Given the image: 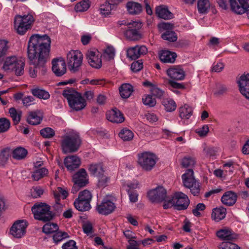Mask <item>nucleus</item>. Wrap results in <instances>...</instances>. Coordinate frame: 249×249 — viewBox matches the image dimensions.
<instances>
[{
	"label": "nucleus",
	"mask_w": 249,
	"mask_h": 249,
	"mask_svg": "<svg viewBox=\"0 0 249 249\" xmlns=\"http://www.w3.org/2000/svg\"><path fill=\"white\" fill-rule=\"evenodd\" d=\"M81 144V139L77 133H72L63 137L61 147L63 153H73L78 149Z\"/></svg>",
	"instance_id": "nucleus-5"
},
{
	"label": "nucleus",
	"mask_w": 249,
	"mask_h": 249,
	"mask_svg": "<svg viewBox=\"0 0 249 249\" xmlns=\"http://www.w3.org/2000/svg\"><path fill=\"white\" fill-rule=\"evenodd\" d=\"M218 249H240L236 244L231 242H222L217 246Z\"/></svg>",
	"instance_id": "nucleus-52"
},
{
	"label": "nucleus",
	"mask_w": 249,
	"mask_h": 249,
	"mask_svg": "<svg viewBox=\"0 0 249 249\" xmlns=\"http://www.w3.org/2000/svg\"><path fill=\"white\" fill-rule=\"evenodd\" d=\"M156 15L158 17L164 19H170L173 18V14L169 11L167 7L161 5L156 7L155 9Z\"/></svg>",
	"instance_id": "nucleus-25"
},
{
	"label": "nucleus",
	"mask_w": 249,
	"mask_h": 249,
	"mask_svg": "<svg viewBox=\"0 0 249 249\" xmlns=\"http://www.w3.org/2000/svg\"><path fill=\"white\" fill-rule=\"evenodd\" d=\"M147 52V49L145 46L137 45L127 50V56L132 60H135L145 54Z\"/></svg>",
	"instance_id": "nucleus-17"
},
{
	"label": "nucleus",
	"mask_w": 249,
	"mask_h": 249,
	"mask_svg": "<svg viewBox=\"0 0 249 249\" xmlns=\"http://www.w3.org/2000/svg\"><path fill=\"white\" fill-rule=\"evenodd\" d=\"M189 199L187 195L179 192L175 193L172 199L168 200L163 205L165 209L174 207L178 210L186 209L189 204Z\"/></svg>",
	"instance_id": "nucleus-6"
},
{
	"label": "nucleus",
	"mask_w": 249,
	"mask_h": 249,
	"mask_svg": "<svg viewBox=\"0 0 249 249\" xmlns=\"http://www.w3.org/2000/svg\"><path fill=\"white\" fill-rule=\"evenodd\" d=\"M126 25L127 26V29L124 33V35L127 39L135 41L142 38V35L139 31L142 28V23L133 21L127 23Z\"/></svg>",
	"instance_id": "nucleus-10"
},
{
	"label": "nucleus",
	"mask_w": 249,
	"mask_h": 249,
	"mask_svg": "<svg viewBox=\"0 0 249 249\" xmlns=\"http://www.w3.org/2000/svg\"><path fill=\"white\" fill-rule=\"evenodd\" d=\"M167 73L171 78L177 80H183L185 75V71L179 66L168 69Z\"/></svg>",
	"instance_id": "nucleus-22"
},
{
	"label": "nucleus",
	"mask_w": 249,
	"mask_h": 249,
	"mask_svg": "<svg viewBox=\"0 0 249 249\" xmlns=\"http://www.w3.org/2000/svg\"><path fill=\"white\" fill-rule=\"evenodd\" d=\"M64 164L68 170L72 171L79 166L80 160L76 156H69L65 159Z\"/></svg>",
	"instance_id": "nucleus-24"
},
{
	"label": "nucleus",
	"mask_w": 249,
	"mask_h": 249,
	"mask_svg": "<svg viewBox=\"0 0 249 249\" xmlns=\"http://www.w3.org/2000/svg\"><path fill=\"white\" fill-rule=\"evenodd\" d=\"M42 116L39 112H31L28 117V123L32 125H36L40 123Z\"/></svg>",
	"instance_id": "nucleus-38"
},
{
	"label": "nucleus",
	"mask_w": 249,
	"mask_h": 249,
	"mask_svg": "<svg viewBox=\"0 0 249 249\" xmlns=\"http://www.w3.org/2000/svg\"><path fill=\"white\" fill-rule=\"evenodd\" d=\"M25 62L15 55L6 57L3 60L2 69L6 71H14L16 75L21 76L24 72Z\"/></svg>",
	"instance_id": "nucleus-2"
},
{
	"label": "nucleus",
	"mask_w": 249,
	"mask_h": 249,
	"mask_svg": "<svg viewBox=\"0 0 249 249\" xmlns=\"http://www.w3.org/2000/svg\"><path fill=\"white\" fill-rule=\"evenodd\" d=\"M160 60L164 63H173L177 57L175 53L167 50H164L159 53Z\"/></svg>",
	"instance_id": "nucleus-31"
},
{
	"label": "nucleus",
	"mask_w": 249,
	"mask_h": 249,
	"mask_svg": "<svg viewBox=\"0 0 249 249\" xmlns=\"http://www.w3.org/2000/svg\"><path fill=\"white\" fill-rule=\"evenodd\" d=\"M128 243L129 245L127 247V249H140V242L134 240H129Z\"/></svg>",
	"instance_id": "nucleus-64"
},
{
	"label": "nucleus",
	"mask_w": 249,
	"mask_h": 249,
	"mask_svg": "<svg viewBox=\"0 0 249 249\" xmlns=\"http://www.w3.org/2000/svg\"><path fill=\"white\" fill-rule=\"evenodd\" d=\"M142 85L145 87L149 88L151 93H163L160 89L157 86L150 81H145L142 83Z\"/></svg>",
	"instance_id": "nucleus-51"
},
{
	"label": "nucleus",
	"mask_w": 249,
	"mask_h": 249,
	"mask_svg": "<svg viewBox=\"0 0 249 249\" xmlns=\"http://www.w3.org/2000/svg\"><path fill=\"white\" fill-rule=\"evenodd\" d=\"M78 198L81 200L88 201V202L90 203L91 200L92 195L89 191L85 190L79 193Z\"/></svg>",
	"instance_id": "nucleus-55"
},
{
	"label": "nucleus",
	"mask_w": 249,
	"mask_h": 249,
	"mask_svg": "<svg viewBox=\"0 0 249 249\" xmlns=\"http://www.w3.org/2000/svg\"><path fill=\"white\" fill-rule=\"evenodd\" d=\"M21 115L22 111L20 110H18V111H16V113H15L13 116L11 117L14 124L16 125L19 123L21 120Z\"/></svg>",
	"instance_id": "nucleus-63"
},
{
	"label": "nucleus",
	"mask_w": 249,
	"mask_h": 249,
	"mask_svg": "<svg viewBox=\"0 0 249 249\" xmlns=\"http://www.w3.org/2000/svg\"><path fill=\"white\" fill-rule=\"evenodd\" d=\"M89 0H84L77 3L75 6V10L76 12H84L87 11L89 7Z\"/></svg>",
	"instance_id": "nucleus-46"
},
{
	"label": "nucleus",
	"mask_w": 249,
	"mask_h": 249,
	"mask_svg": "<svg viewBox=\"0 0 249 249\" xmlns=\"http://www.w3.org/2000/svg\"><path fill=\"white\" fill-rule=\"evenodd\" d=\"M126 8L128 13L131 15H138L142 10V5L137 2L129 1L126 3Z\"/></svg>",
	"instance_id": "nucleus-30"
},
{
	"label": "nucleus",
	"mask_w": 249,
	"mask_h": 249,
	"mask_svg": "<svg viewBox=\"0 0 249 249\" xmlns=\"http://www.w3.org/2000/svg\"><path fill=\"white\" fill-rule=\"evenodd\" d=\"M115 208V204L108 197H105L100 203L97 204L96 210L100 214L106 215L112 213Z\"/></svg>",
	"instance_id": "nucleus-13"
},
{
	"label": "nucleus",
	"mask_w": 249,
	"mask_h": 249,
	"mask_svg": "<svg viewBox=\"0 0 249 249\" xmlns=\"http://www.w3.org/2000/svg\"><path fill=\"white\" fill-rule=\"evenodd\" d=\"M75 208L79 211L84 212L89 210L90 208V203L88 201L81 200L78 198H76L74 202Z\"/></svg>",
	"instance_id": "nucleus-35"
},
{
	"label": "nucleus",
	"mask_w": 249,
	"mask_h": 249,
	"mask_svg": "<svg viewBox=\"0 0 249 249\" xmlns=\"http://www.w3.org/2000/svg\"><path fill=\"white\" fill-rule=\"evenodd\" d=\"M179 116L182 119H188L193 114V110L191 107L184 104L178 109Z\"/></svg>",
	"instance_id": "nucleus-33"
},
{
	"label": "nucleus",
	"mask_w": 249,
	"mask_h": 249,
	"mask_svg": "<svg viewBox=\"0 0 249 249\" xmlns=\"http://www.w3.org/2000/svg\"><path fill=\"white\" fill-rule=\"evenodd\" d=\"M41 135L45 138H51L53 137L55 134V132L53 129L50 127H46L42 129L40 131Z\"/></svg>",
	"instance_id": "nucleus-56"
},
{
	"label": "nucleus",
	"mask_w": 249,
	"mask_h": 249,
	"mask_svg": "<svg viewBox=\"0 0 249 249\" xmlns=\"http://www.w3.org/2000/svg\"><path fill=\"white\" fill-rule=\"evenodd\" d=\"M183 185L185 187L189 186L196 179L195 178L194 171L192 169H188L181 176Z\"/></svg>",
	"instance_id": "nucleus-29"
},
{
	"label": "nucleus",
	"mask_w": 249,
	"mask_h": 249,
	"mask_svg": "<svg viewBox=\"0 0 249 249\" xmlns=\"http://www.w3.org/2000/svg\"><path fill=\"white\" fill-rule=\"evenodd\" d=\"M216 236L221 240H232L235 238L233 231L228 227H223L216 232Z\"/></svg>",
	"instance_id": "nucleus-23"
},
{
	"label": "nucleus",
	"mask_w": 249,
	"mask_h": 249,
	"mask_svg": "<svg viewBox=\"0 0 249 249\" xmlns=\"http://www.w3.org/2000/svg\"><path fill=\"white\" fill-rule=\"evenodd\" d=\"M10 122L6 118H0V133H3L7 132L10 127Z\"/></svg>",
	"instance_id": "nucleus-49"
},
{
	"label": "nucleus",
	"mask_w": 249,
	"mask_h": 249,
	"mask_svg": "<svg viewBox=\"0 0 249 249\" xmlns=\"http://www.w3.org/2000/svg\"><path fill=\"white\" fill-rule=\"evenodd\" d=\"M236 82L241 93H249V73L242 74L236 77Z\"/></svg>",
	"instance_id": "nucleus-19"
},
{
	"label": "nucleus",
	"mask_w": 249,
	"mask_h": 249,
	"mask_svg": "<svg viewBox=\"0 0 249 249\" xmlns=\"http://www.w3.org/2000/svg\"><path fill=\"white\" fill-rule=\"evenodd\" d=\"M69 237V236L67 232L61 231H56L53 236V240L55 244H58L64 239Z\"/></svg>",
	"instance_id": "nucleus-48"
},
{
	"label": "nucleus",
	"mask_w": 249,
	"mask_h": 249,
	"mask_svg": "<svg viewBox=\"0 0 249 249\" xmlns=\"http://www.w3.org/2000/svg\"><path fill=\"white\" fill-rule=\"evenodd\" d=\"M115 56V49L113 47L108 46L104 51L103 56L108 60L113 59Z\"/></svg>",
	"instance_id": "nucleus-54"
},
{
	"label": "nucleus",
	"mask_w": 249,
	"mask_h": 249,
	"mask_svg": "<svg viewBox=\"0 0 249 249\" xmlns=\"http://www.w3.org/2000/svg\"><path fill=\"white\" fill-rule=\"evenodd\" d=\"M35 20L31 13L23 16L16 15L14 18L15 29L19 35H23L32 28Z\"/></svg>",
	"instance_id": "nucleus-4"
},
{
	"label": "nucleus",
	"mask_w": 249,
	"mask_h": 249,
	"mask_svg": "<svg viewBox=\"0 0 249 249\" xmlns=\"http://www.w3.org/2000/svg\"><path fill=\"white\" fill-rule=\"evenodd\" d=\"M143 68L142 62L141 61H137L133 62L131 66V69L133 72H138L141 70Z\"/></svg>",
	"instance_id": "nucleus-61"
},
{
	"label": "nucleus",
	"mask_w": 249,
	"mask_h": 249,
	"mask_svg": "<svg viewBox=\"0 0 249 249\" xmlns=\"http://www.w3.org/2000/svg\"><path fill=\"white\" fill-rule=\"evenodd\" d=\"M28 226V223L25 220H17L11 227L10 233L14 238H21L26 234Z\"/></svg>",
	"instance_id": "nucleus-11"
},
{
	"label": "nucleus",
	"mask_w": 249,
	"mask_h": 249,
	"mask_svg": "<svg viewBox=\"0 0 249 249\" xmlns=\"http://www.w3.org/2000/svg\"><path fill=\"white\" fill-rule=\"evenodd\" d=\"M119 136L124 141H130L133 139L134 133L130 129L124 128L120 131Z\"/></svg>",
	"instance_id": "nucleus-42"
},
{
	"label": "nucleus",
	"mask_w": 249,
	"mask_h": 249,
	"mask_svg": "<svg viewBox=\"0 0 249 249\" xmlns=\"http://www.w3.org/2000/svg\"><path fill=\"white\" fill-rule=\"evenodd\" d=\"M35 97L36 96L28 95L27 94H14V98L16 101H22L23 104L25 106H29L35 103Z\"/></svg>",
	"instance_id": "nucleus-28"
},
{
	"label": "nucleus",
	"mask_w": 249,
	"mask_h": 249,
	"mask_svg": "<svg viewBox=\"0 0 249 249\" xmlns=\"http://www.w3.org/2000/svg\"><path fill=\"white\" fill-rule=\"evenodd\" d=\"M210 7V3L209 0H198L197 9L201 14H206L208 12Z\"/></svg>",
	"instance_id": "nucleus-41"
},
{
	"label": "nucleus",
	"mask_w": 249,
	"mask_h": 249,
	"mask_svg": "<svg viewBox=\"0 0 249 249\" xmlns=\"http://www.w3.org/2000/svg\"><path fill=\"white\" fill-rule=\"evenodd\" d=\"M63 95L68 100L70 107L74 110H82L86 105V100L81 94H63Z\"/></svg>",
	"instance_id": "nucleus-12"
},
{
	"label": "nucleus",
	"mask_w": 249,
	"mask_h": 249,
	"mask_svg": "<svg viewBox=\"0 0 249 249\" xmlns=\"http://www.w3.org/2000/svg\"><path fill=\"white\" fill-rule=\"evenodd\" d=\"M32 211L36 219L43 221H48L53 218L50 207L45 203L36 204L32 208Z\"/></svg>",
	"instance_id": "nucleus-8"
},
{
	"label": "nucleus",
	"mask_w": 249,
	"mask_h": 249,
	"mask_svg": "<svg viewBox=\"0 0 249 249\" xmlns=\"http://www.w3.org/2000/svg\"><path fill=\"white\" fill-rule=\"evenodd\" d=\"M101 55L99 53L88 51L86 53V58L89 64L93 68L99 69L102 66Z\"/></svg>",
	"instance_id": "nucleus-16"
},
{
	"label": "nucleus",
	"mask_w": 249,
	"mask_h": 249,
	"mask_svg": "<svg viewBox=\"0 0 249 249\" xmlns=\"http://www.w3.org/2000/svg\"><path fill=\"white\" fill-rule=\"evenodd\" d=\"M53 195L56 204L61 206L60 203V197H61L63 199H66L68 196V193L62 188L58 187L55 191H53Z\"/></svg>",
	"instance_id": "nucleus-37"
},
{
	"label": "nucleus",
	"mask_w": 249,
	"mask_h": 249,
	"mask_svg": "<svg viewBox=\"0 0 249 249\" xmlns=\"http://www.w3.org/2000/svg\"><path fill=\"white\" fill-rule=\"evenodd\" d=\"M148 197L152 202H161L165 201L166 203V191L162 187H158L150 190L148 193Z\"/></svg>",
	"instance_id": "nucleus-14"
},
{
	"label": "nucleus",
	"mask_w": 249,
	"mask_h": 249,
	"mask_svg": "<svg viewBox=\"0 0 249 249\" xmlns=\"http://www.w3.org/2000/svg\"><path fill=\"white\" fill-rule=\"evenodd\" d=\"M48 174V170L44 167L36 170L32 173V177L35 181H38L40 178L46 176Z\"/></svg>",
	"instance_id": "nucleus-40"
},
{
	"label": "nucleus",
	"mask_w": 249,
	"mask_h": 249,
	"mask_svg": "<svg viewBox=\"0 0 249 249\" xmlns=\"http://www.w3.org/2000/svg\"><path fill=\"white\" fill-rule=\"evenodd\" d=\"M11 154L13 159L16 160H22L26 157L28 151L22 147H18L12 151Z\"/></svg>",
	"instance_id": "nucleus-34"
},
{
	"label": "nucleus",
	"mask_w": 249,
	"mask_h": 249,
	"mask_svg": "<svg viewBox=\"0 0 249 249\" xmlns=\"http://www.w3.org/2000/svg\"><path fill=\"white\" fill-rule=\"evenodd\" d=\"M174 27V24L169 22H162L158 24V27L160 31L171 30Z\"/></svg>",
	"instance_id": "nucleus-58"
},
{
	"label": "nucleus",
	"mask_w": 249,
	"mask_h": 249,
	"mask_svg": "<svg viewBox=\"0 0 249 249\" xmlns=\"http://www.w3.org/2000/svg\"><path fill=\"white\" fill-rule=\"evenodd\" d=\"M8 42L5 40H0V60L6 54L8 49Z\"/></svg>",
	"instance_id": "nucleus-57"
},
{
	"label": "nucleus",
	"mask_w": 249,
	"mask_h": 249,
	"mask_svg": "<svg viewBox=\"0 0 249 249\" xmlns=\"http://www.w3.org/2000/svg\"><path fill=\"white\" fill-rule=\"evenodd\" d=\"M161 38L170 42H175L177 40L178 36L175 32L171 30H168L161 35Z\"/></svg>",
	"instance_id": "nucleus-44"
},
{
	"label": "nucleus",
	"mask_w": 249,
	"mask_h": 249,
	"mask_svg": "<svg viewBox=\"0 0 249 249\" xmlns=\"http://www.w3.org/2000/svg\"><path fill=\"white\" fill-rule=\"evenodd\" d=\"M82 60L83 54L79 51L71 50L67 53V65L71 72L75 73L79 71Z\"/></svg>",
	"instance_id": "nucleus-9"
},
{
	"label": "nucleus",
	"mask_w": 249,
	"mask_h": 249,
	"mask_svg": "<svg viewBox=\"0 0 249 249\" xmlns=\"http://www.w3.org/2000/svg\"><path fill=\"white\" fill-rule=\"evenodd\" d=\"M142 100L143 104L149 107H153L156 104V100L153 94H146L142 97Z\"/></svg>",
	"instance_id": "nucleus-45"
},
{
	"label": "nucleus",
	"mask_w": 249,
	"mask_h": 249,
	"mask_svg": "<svg viewBox=\"0 0 249 249\" xmlns=\"http://www.w3.org/2000/svg\"><path fill=\"white\" fill-rule=\"evenodd\" d=\"M106 116L107 119L112 123L119 124L124 121L123 114L116 108L108 111Z\"/></svg>",
	"instance_id": "nucleus-20"
},
{
	"label": "nucleus",
	"mask_w": 249,
	"mask_h": 249,
	"mask_svg": "<svg viewBox=\"0 0 249 249\" xmlns=\"http://www.w3.org/2000/svg\"><path fill=\"white\" fill-rule=\"evenodd\" d=\"M196 163L195 159L191 156H186L184 157L181 160V164L184 167H189L193 166Z\"/></svg>",
	"instance_id": "nucleus-50"
},
{
	"label": "nucleus",
	"mask_w": 249,
	"mask_h": 249,
	"mask_svg": "<svg viewBox=\"0 0 249 249\" xmlns=\"http://www.w3.org/2000/svg\"><path fill=\"white\" fill-rule=\"evenodd\" d=\"M161 103L167 112L174 111L177 108V104L172 99H164L162 100Z\"/></svg>",
	"instance_id": "nucleus-39"
},
{
	"label": "nucleus",
	"mask_w": 249,
	"mask_h": 249,
	"mask_svg": "<svg viewBox=\"0 0 249 249\" xmlns=\"http://www.w3.org/2000/svg\"><path fill=\"white\" fill-rule=\"evenodd\" d=\"M119 91L120 93L122 92L124 93H132L134 91L133 87L129 83L123 84L119 88Z\"/></svg>",
	"instance_id": "nucleus-53"
},
{
	"label": "nucleus",
	"mask_w": 249,
	"mask_h": 249,
	"mask_svg": "<svg viewBox=\"0 0 249 249\" xmlns=\"http://www.w3.org/2000/svg\"><path fill=\"white\" fill-rule=\"evenodd\" d=\"M226 209L223 207H220L214 208L213 210L212 213V218L216 222H218L224 219L226 216Z\"/></svg>",
	"instance_id": "nucleus-32"
},
{
	"label": "nucleus",
	"mask_w": 249,
	"mask_h": 249,
	"mask_svg": "<svg viewBox=\"0 0 249 249\" xmlns=\"http://www.w3.org/2000/svg\"><path fill=\"white\" fill-rule=\"evenodd\" d=\"M158 160L156 155L153 153L145 151L138 154V163L145 171H150Z\"/></svg>",
	"instance_id": "nucleus-7"
},
{
	"label": "nucleus",
	"mask_w": 249,
	"mask_h": 249,
	"mask_svg": "<svg viewBox=\"0 0 249 249\" xmlns=\"http://www.w3.org/2000/svg\"><path fill=\"white\" fill-rule=\"evenodd\" d=\"M205 208V205L203 203H199L196 205V208L193 210V213L196 216H199L201 215L200 212L204 211Z\"/></svg>",
	"instance_id": "nucleus-60"
},
{
	"label": "nucleus",
	"mask_w": 249,
	"mask_h": 249,
	"mask_svg": "<svg viewBox=\"0 0 249 249\" xmlns=\"http://www.w3.org/2000/svg\"><path fill=\"white\" fill-rule=\"evenodd\" d=\"M72 180L77 186L82 187L86 186L88 183V176L86 170L83 168L80 169L73 175Z\"/></svg>",
	"instance_id": "nucleus-18"
},
{
	"label": "nucleus",
	"mask_w": 249,
	"mask_h": 249,
	"mask_svg": "<svg viewBox=\"0 0 249 249\" xmlns=\"http://www.w3.org/2000/svg\"><path fill=\"white\" fill-rule=\"evenodd\" d=\"M52 64V71L56 76H61L66 72V64L63 58H54Z\"/></svg>",
	"instance_id": "nucleus-15"
},
{
	"label": "nucleus",
	"mask_w": 249,
	"mask_h": 249,
	"mask_svg": "<svg viewBox=\"0 0 249 249\" xmlns=\"http://www.w3.org/2000/svg\"><path fill=\"white\" fill-rule=\"evenodd\" d=\"M58 230V226L55 223H47L42 228V231L46 234L55 232Z\"/></svg>",
	"instance_id": "nucleus-43"
},
{
	"label": "nucleus",
	"mask_w": 249,
	"mask_h": 249,
	"mask_svg": "<svg viewBox=\"0 0 249 249\" xmlns=\"http://www.w3.org/2000/svg\"><path fill=\"white\" fill-rule=\"evenodd\" d=\"M62 249H78V248L75 241L70 240L63 244Z\"/></svg>",
	"instance_id": "nucleus-59"
},
{
	"label": "nucleus",
	"mask_w": 249,
	"mask_h": 249,
	"mask_svg": "<svg viewBox=\"0 0 249 249\" xmlns=\"http://www.w3.org/2000/svg\"><path fill=\"white\" fill-rule=\"evenodd\" d=\"M51 39L47 35L32 36L28 42L27 53L30 64L34 67L29 69L32 77H36L37 73L43 75L46 71V64L49 58Z\"/></svg>",
	"instance_id": "nucleus-1"
},
{
	"label": "nucleus",
	"mask_w": 249,
	"mask_h": 249,
	"mask_svg": "<svg viewBox=\"0 0 249 249\" xmlns=\"http://www.w3.org/2000/svg\"><path fill=\"white\" fill-rule=\"evenodd\" d=\"M186 188L189 189L191 193L194 196H198L200 191L201 184L196 180Z\"/></svg>",
	"instance_id": "nucleus-47"
},
{
	"label": "nucleus",
	"mask_w": 249,
	"mask_h": 249,
	"mask_svg": "<svg viewBox=\"0 0 249 249\" xmlns=\"http://www.w3.org/2000/svg\"><path fill=\"white\" fill-rule=\"evenodd\" d=\"M12 150L9 147H0V167H4L8 162Z\"/></svg>",
	"instance_id": "nucleus-27"
},
{
	"label": "nucleus",
	"mask_w": 249,
	"mask_h": 249,
	"mask_svg": "<svg viewBox=\"0 0 249 249\" xmlns=\"http://www.w3.org/2000/svg\"><path fill=\"white\" fill-rule=\"evenodd\" d=\"M219 7L226 10L230 3L232 11L237 14H243L249 11V0H217Z\"/></svg>",
	"instance_id": "nucleus-3"
},
{
	"label": "nucleus",
	"mask_w": 249,
	"mask_h": 249,
	"mask_svg": "<svg viewBox=\"0 0 249 249\" xmlns=\"http://www.w3.org/2000/svg\"><path fill=\"white\" fill-rule=\"evenodd\" d=\"M209 131V127L208 125H204L201 128L196 130V133L200 137L206 136Z\"/></svg>",
	"instance_id": "nucleus-62"
},
{
	"label": "nucleus",
	"mask_w": 249,
	"mask_h": 249,
	"mask_svg": "<svg viewBox=\"0 0 249 249\" xmlns=\"http://www.w3.org/2000/svg\"><path fill=\"white\" fill-rule=\"evenodd\" d=\"M120 2V0H106L100 6V10L101 14L105 16H108L111 13V11L114 9Z\"/></svg>",
	"instance_id": "nucleus-21"
},
{
	"label": "nucleus",
	"mask_w": 249,
	"mask_h": 249,
	"mask_svg": "<svg viewBox=\"0 0 249 249\" xmlns=\"http://www.w3.org/2000/svg\"><path fill=\"white\" fill-rule=\"evenodd\" d=\"M89 170L91 174L97 177L101 176L105 172L103 166L101 163L90 165Z\"/></svg>",
	"instance_id": "nucleus-36"
},
{
	"label": "nucleus",
	"mask_w": 249,
	"mask_h": 249,
	"mask_svg": "<svg viewBox=\"0 0 249 249\" xmlns=\"http://www.w3.org/2000/svg\"><path fill=\"white\" fill-rule=\"evenodd\" d=\"M237 195L232 191H228L224 193L221 198L223 204L227 206H232L237 200Z\"/></svg>",
	"instance_id": "nucleus-26"
}]
</instances>
